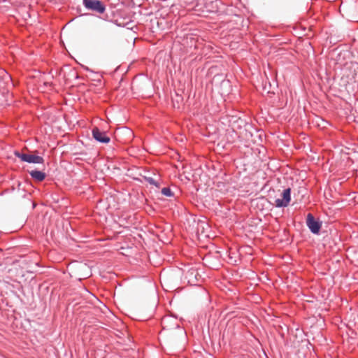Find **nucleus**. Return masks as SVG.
Listing matches in <instances>:
<instances>
[{"label":"nucleus","mask_w":358,"mask_h":358,"mask_svg":"<svg viewBox=\"0 0 358 358\" xmlns=\"http://www.w3.org/2000/svg\"><path fill=\"white\" fill-rule=\"evenodd\" d=\"M169 320V318H164V319L162 320V324H163V326H164V327H163V329H164L166 328L165 324H166V323L167 322V321H168Z\"/></svg>","instance_id":"nucleus-11"},{"label":"nucleus","mask_w":358,"mask_h":358,"mask_svg":"<svg viewBox=\"0 0 358 358\" xmlns=\"http://www.w3.org/2000/svg\"><path fill=\"white\" fill-rule=\"evenodd\" d=\"M357 8H358V6H357Z\"/></svg>","instance_id":"nucleus-13"},{"label":"nucleus","mask_w":358,"mask_h":358,"mask_svg":"<svg viewBox=\"0 0 358 358\" xmlns=\"http://www.w3.org/2000/svg\"><path fill=\"white\" fill-rule=\"evenodd\" d=\"M32 178L37 181H43L45 178V173L38 170H33L29 172Z\"/></svg>","instance_id":"nucleus-6"},{"label":"nucleus","mask_w":358,"mask_h":358,"mask_svg":"<svg viewBox=\"0 0 358 358\" xmlns=\"http://www.w3.org/2000/svg\"><path fill=\"white\" fill-rule=\"evenodd\" d=\"M196 271L195 269L191 268L189 269L185 275V278L188 279V282L190 283H194L193 280V278H196Z\"/></svg>","instance_id":"nucleus-7"},{"label":"nucleus","mask_w":358,"mask_h":358,"mask_svg":"<svg viewBox=\"0 0 358 358\" xmlns=\"http://www.w3.org/2000/svg\"><path fill=\"white\" fill-rule=\"evenodd\" d=\"M1 73H2L1 76L4 80L8 81L10 79V76L7 72L2 71Z\"/></svg>","instance_id":"nucleus-10"},{"label":"nucleus","mask_w":358,"mask_h":358,"mask_svg":"<svg viewBox=\"0 0 358 358\" xmlns=\"http://www.w3.org/2000/svg\"><path fill=\"white\" fill-rule=\"evenodd\" d=\"M93 138L98 142L102 143H108L110 142V138L106 135L105 131H101L98 127L93 128L92 131Z\"/></svg>","instance_id":"nucleus-5"},{"label":"nucleus","mask_w":358,"mask_h":358,"mask_svg":"<svg viewBox=\"0 0 358 358\" xmlns=\"http://www.w3.org/2000/svg\"><path fill=\"white\" fill-rule=\"evenodd\" d=\"M282 199L275 200V206L278 208L286 207L289 205L291 200V189L287 188L282 193Z\"/></svg>","instance_id":"nucleus-4"},{"label":"nucleus","mask_w":358,"mask_h":358,"mask_svg":"<svg viewBox=\"0 0 358 358\" xmlns=\"http://www.w3.org/2000/svg\"><path fill=\"white\" fill-rule=\"evenodd\" d=\"M144 180L148 182L150 185H155L158 187L159 185L157 182L150 176H148L146 172H145V175H141Z\"/></svg>","instance_id":"nucleus-8"},{"label":"nucleus","mask_w":358,"mask_h":358,"mask_svg":"<svg viewBox=\"0 0 358 358\" xmlns=\"http://www.w3.org/2000/svg\"><path fill=\"white\" fill-rule=\"evenodd\" d=\"M83 4L87 10L102 14L106 10V6L99 0H83Z\"/></svg>","instance_id":"nucleus-1"},{"label":"nucleus","mask_w":358,"mask_h":358,"mask_svg":"<svg viewBox=\"0 0 358 358\" xmlns=\"http://www.w3.org/2000/svg\"><path fill=\"white\" fill-rule=\"evenodd\" d=\"M174 327H175V328H176V329H178V328H179V325H178V324H176L174 325Z\"/></svg>","instance_id":"nucleus-12"},{"label":"nucleus","mask_w":358,"mask_h":358,"mask_svg":"<svg viewBox=\"0 0 358 358\" xmlns=\"http://www.w3.org/2000/svg\"><path fill=\"white\" fill-rule=\"evenodd\" d=\"M162 194L166 196H172L173 193L169 187H164L162 189Z\"/></svg>","instance_id":"nucleus-9"},{"label":"nucleus","mask_w":358,"mask_h":358,"mask_svg":"<svg viewBox=\"0 0 358 358\" xmlns=\"http://www.w3.org/2000/svg\"><path fill=\"white\" fill-rule=\"evenodd\" d=\"M306 225L313 234H317L320 232L322 223L316 220L311 213H308L306 218Z\"/></svg>","instance_id":"nucleus-3"},{"label":"nucleus","mask_w":358,"mask_h":358,"mask_svg":"<svg viewBox=\"0 0 358 358\" xmlns=\"http://www.w3.org/2000/svg\"><path fill=\"white\" fill-rule=\"evenodd\" d=\"M14 155L15 157L20 159L21 161L25 162L27 163H32V164H43L44 163V159L41 156L31 155V154H27V153H21L19 151H15Z\"/></svg>","instance_id":"nucleus-2"}]
</instances>
